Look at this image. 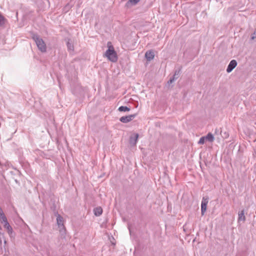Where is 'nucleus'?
Listing matches in <instances>:
<instances>
[{"label":"nucleus","instance_id":"nucleus-1","mask_svg":"<svg viewBox=\"0 0 256 256\" xmlns=\"http://www.w3.org/2000/svg\"><path fill=\"white\" fill-rule=\"evenodd\" d=\"M31 38L35 42L38 49L42 52L46 51V46L44 40L36 33L33 32H30Z\"/></svg>","mask_w":256,"mask_h":256},{"label":"nucleus","instance_id":"nucleus-2","mask_svg":"<svg viewBox=\"0 0 256 256\" xmlns=\"http://www.w3.org/2000/svg\"><path fill=\"white\" fill-rule=\"evenodd\" d=\"M107 45L108 49L105 52L104 56H106L108 60L112 62H117L118 59L117 54L111 42H108Z\"/></svg>","mask_w":256,"mask_h":256},{"label":"nucleus","instance_id":"nucleus-3","mask_svg":"<svg viewBox=\"0 0 256 256\" xmlns=\"http://www.w3.org/2000/svg\"><path fill=\"white\" fill-rule=\"evenodd\" d=\"M56 217V222L58 226V227L60 228V232L62 234V236H63L66 234V228L64 224V218H63L58 214Z\"/></svg>","mask_w":256,"mask_h":256},{"label":"nucleus","instance_id":"nucleus-4","mask_svg":"<svg viewBox=\"0 0 256 256\" xmlns=\"http://www.w3.org/2000/svg\"><path fill=\"white\" fill-rule=\"evenodd\" d=\"M214 140V136L213 134L212 133L209 132L206 136L201 137L198 142V144H203L206 141L212 142Z\"/></svg>","mask_w":256,"mask_h":256},{"label":"nucleus","instance_id":"nucleus-5","mask_svg":"<svg viewBox=\"0 0 256 256\" xmlns=\"http://www.w3.org/2000/svg\"><path fill=\"white\" fill-rule=\"evenodd\" d=\"M209 200V197L206 196L202 198L201 203V214L204 216L207 210V204Z\"/></svg>","mask_w":256,"mask_h":256},{"label":"nucleus","instance_id":"nucleus-6","mask_svg":"<svg viewBox=\"0 0 256 256\" xmlns=\"http://www.w3.org/2000/svg\"><path fill=\"white\" fill-rule=\"evenodd\" d=\"M4 227L6 229L9 236L10 238H14L16 236L15 232L13 231L12 228L8 222L4 224Z\"/></svg>","mask_w":256,"mask_h":256},{"label":"nucleus","instance_id":"nucleus-7","mask_svg":"<svg viewBox=\"0 0 256 256\" xmlns=\"http://www.w3.org/2000/svg\"><path fill=\"white\" fill-rule=\"evenodd\" d=\"M181 68L182 67L178 70H175L174 75L168 80V84H172L174 80H176L179 78L181 72Z\"/></svg>","mask_w":256,"mask_h":256},{"label":"nucleus","instance_id":"nucleus-8","mask_svg":"<svg viewBox=\"0 0 256 256\" xmlns=\"http://www.w3.org/2000/svg\"><path fill=\"white\" fill-rule=\"evenodd\" d=\"M136 116V114H133L128 116H122L120 118V122L123 123H128L132 121Z\"/></svg>","mask_w":256,"mask_h":256},{"label":"nucleus","instance_id":"nucleus-9","mask_svg":"<svg viewBox=\"0 0 256 256\" xmlns=\"http://www.w3.org/2000/svg\"><path fill=\"white\" fill-rule=\"evenodd\" d=\"M237 62L235 60H232L229 63L227 68L226 72L228 73L230 72L237 66Z\"/></svg>","mask_w":256,"mask_h":256},{"label":"nucleus","instance_id":"nucleus-10","mask_svg":"<svg viewBox=\"0 0 256 256\" xmlns=\"http://www.w3.org/2000/svg\"><path fill=\"white\" fill-rule=\"evenodd\" d=\"M138 136L139 134H134L130 136L129 142L132 146L136 145Z\"/></svg>","mask_w":256,"mask_h":256},{"label":"nucleus","instance_id":"nucleus-11","mask_svg":"<svg viewBox=\"0 0 256 256\" xmlns=\"http://www.w3.org/2000/svg\"><path fill=\"white\" fill-rule=\"evenodd\" d=\"M154 54L152 50L147 51L145 54V58L148 61H150L154 59Z\"/></svg>","mask_w":256,"mask_h":256},{"label":"nucleus","instance_id":"nucleus-12","mask_svg":"<svg viewBox=\"0 0 256 256\" xmlns=\"http://www.w3.org/2000/svg\"><path fill=\"white\" fill-rule=\"evenodd\" d=\"M50 210L54 212L55 215L58 214V212L56 210V206L54 200H50Z\"/></svg>","mask_w":256,"mask_h":256},{"label":"nucleus","instance_id":"nucleus-13","mask_svg":"<svg viewBox=\"0 0 256 256\" xmlns=\"http://www.w3.org/2000/svg\"><path fill=\"white\" fill-rule=\"evenodd\" d=\"M94 212L96 216H100L102 213V208L100 206H98L94 209Z\"/></svg>","mask_w":256,"mask_h":256},{"label":"nucleus","instance_id":"nucleus-14","mask_svg":"<svg viewBox=\"0 0 256 256\" xmlns=\"http://www.w3.org/2000/svg\"><path fill=\"white\" fill-rule=\"evenodd\" d=\"M246 220V217L244 216V210H242L238 213V222L242 221L244 222Z\"/></svg>","mask_w":256,"mask_h":256},{"label":"nucleus","instance_id":"nucleus-15","mask_svg":"<svg viewBox=\"0 0 256 256\" xmlns=\"http://www.w3.org/2000/svg\"><path fill=\"white\" fill-rule=\"evenodd\" d=\"M130 110V108L126 106H120L118 108V110L120 112H128Z\"/></svg>","mask_w":256,"mask_h":256},{"label":"nucleus","instance_id":"nucleus-16","mask_svg":"<svg viewBox=\"0 0 256 256\" xmlns=\"http://www.w3.org/2000/svg\"><path fill=\"white\" fill-rule=\"evenodd\" d=\"M6 22V18L0 13V26H4Z\"/></svg>","mask_w":256,"mask_h":256},{"label":"nucleus","instance_id":"nucleus-17","mask_svg":"<svg viewBox=\"0 0 256 256\" xmlns=\"http://www.w3.org/2000/svg\"><path fill=\"white\" fill-rule=\"evenodd\" d=\"M66 46L68 50H74V46L73 44L70 42V40L68 39V41L66 42Z\"/></svg>","mask_w":256,"mask_h":256},{"label":"nucleus","instance_id":"nucleus-18","mask_svg":"<svg viewBox=\"0 0 256 256\" xmlns=\"http://www.w3.org/2000/svg\"><path fill=\"white\" fill-rule=\"evenodd\" d=\"M0 221L2 224H6V222H8L7 220L6 217L4 215V214H2V216H0Z\"/></svg>","mask_w":256,"mask_h":256},{"label":"nucleus","instance_id":"nucleus-19","mask_svg":"<svg viewBox=\"0 0 256 256\" xmlns=\"http://www.w3.org/2000/svg\"><path fill=\"white\" fill-rule=\"evenodd\" d=\"M140 0H128L127 2V4H131L132 6L136 4Z\"/></svg>","mask_w":256,"mask_h":256},{"label":"nucleus","instance_id":"nucleus-20","mask_svg":"<svg viewBox=\"0 0 256 256\" xmlns=\"http://www.w3.org/2000/svg\"><path fill=\"white\" fill-rule=\"evenodd\" d=\"M252 40H254L256 38V28L254 30V32L252 34L251 38Z\"/></svg>","mask_w":256,"mask_h":256},{"label":"nucleus","instance_id":"nucleus-21","mask_svg":"<svg viewBox=\"0 0 256 256\" xmlns=\"http://www.w3.org/2000/svg\"><path fill=\"white\" fill-rule=\"evenodd\" d=\"M134 105L135 108H137L138 106V101H134Z\"/></svg>","mask_w":256,"mask_h":256},{"label":"nucleus","instance_id":"nucleus-22","mask_svg":"<svg viewBox=\"0 0 256 256\" xmlns=\"http://www.w3.org/2000/svg\"><path fill=\"white\" fill-rule=\"evenodd\" d=\"M4 214L2 208L0 206V216H2V214Z\"/></svg>","mask_w":256,"mask_h":256},{"label":"nucleus","instance_id":"nucleus-23","mask_svg":"<svg viewBox=\"0 0 256 256\" xmlns=\"http://www.w3.org/2000/svg\"><path fill=\"white\" fill-rule=\"evenodd\" d=\"M224 136H222L224 138H226L228 136V134H226V132H224Z\"/></svg>","mask_w":256,"mask_h":256},{"label":"nucleus","instance_id":"nucleus-24","mask_svg":"<svg viewBox=\"0 0 256 256\" xmlns=\"http://www.w3.org/2000/svg\"><path fill=\"white\" fill-rule=\"evenodd\" d=\"M112 242V245H114H114L116 244H115L114 242Z\"/></svg>","mask_w":256,"mask_h":256},{"label":"nucleus","instance_id":"nucleus-25","mask_svg":"<svg viewBox=\"0 0 256 256\" xmlns=\"http://www.w3.org/2000/svg\"><path fill=\"white\" fill-rule=\"evenodd\" d=\"M4 242V244H6V241L5 240Z\"/></svg>","mask_w":256,"mask_h":256},{"label":"nucleus","instance_id":"nucleus-26","mask_svg":"<svg viewBox=\"0 0 256 256\" xmlns=\"http://www.w3.org/2000/svg\"><path fill=\"white\" fill-rule=\"evenodd\" d=\"M129 228V231H130V228Z\"/></svg>","mask_w":256,"mask_h":256}]
</instances>
